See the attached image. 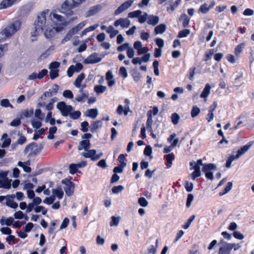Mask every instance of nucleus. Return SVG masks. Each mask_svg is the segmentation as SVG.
I'll use <instances>...</instances> for the list:
<instances>
[{
  "mask_svg": "<svg viewBox=\"0 0 254 254\" xmlns=\"http://www.w3.org/2000/svg\"><path fill=\"white\" fill-rule=\"evenodd\" d=\"M21 27V22L15 20L9 24L1 32H0V42L3 41L17 31Z\"/></svg>",
  "mask_w": 254,
  "mask_h": 254,
  "instance_id": "1",
  "label": "nucleus"
},
{
  "mask_svg": "<svg viewBox=\"0 0 254 254\" xmlns=\"http://www.w3.org/2000/svg\"><path fill=\"white\" fill-rule=\"evenodd\" d=\"M46 27V13L42 12L37 16V19L34 23L35 30L31 32L32 36H36L37 35L43 32Z\"/></svg>",
  "mask_w": 254,
  "mask_h": 254,
  "instance_id": "2",
  "label": "nucleus"
},
{
  "mask_svg": "<svg viewBox=\"0 0 254 254\" xmlns=\"http://www.w3.org/2000/svg\"><path fill=\"white\" fill-rule=\"evenodd\" d=\"M50 16L52 22L56 26L55 29L57 32L63 30L65 26L70 23V21H66L62 15L54 12H51Z\"/></svg>",
  "mask_w": 254,
  "mask_h": 254,
  "instance_id": "3",
  "label": "nucleus"
},
{
  "mask_svg": "<svg viewBox=\"0 0 254 254\" xmlns=\"http://www.w3.org/2000/svg\"><path fill=\"white\" fill-rule=\"evenodd\" d=\"M217 169L216 165L213 163L204 164V167L202 168V171L205 174V177L209 180L214 179L213 170Z\"/></svg>",
  "mask_w": 254,
  "mask_h": 254,
  "instance_id": "4",
  "label": "nucleus"
},
{
  "mask_svg": "<svg viewBox=\"0 0 254 254\" xmlns=\"http://www.w3.org/2000/svg\"><path fill=\"white\" fill-rule=\"evenodd\" d=\"M43 148L42 145H40L39 146L36 142H32L27 145L24 150V153L27 154L29 151L31 152L29 153V156L32 155H36L39 153Z\"/></svg>",
  "mask_w": 254,
  "mask_h": 254,
  "instance_id": "5",
  "label": "nucleus"
},
{
  "mask_svg": "<svg viewBox=\"0 0 254 254\" xmlns=\"http://www.w3.org/2000/svg\"><path fill=\"white\" fill-rule=\"evenodd\" d=\"M57 108L64 117L68 116L69 114L73 110V107L71 105H66L64 101L58 102L57 104Z\"/></svg>",
  "mask_w": 254,
  "mask_h": 254,
  "instance_id": "6",
  "label": "nucleus"
},
{
  "mask_svg": "<svg viewBox=\"0 0 254 254\" xmlns=\"http://www.w3.org/2000/svg\"><path fill=\"white\" fill-rule=\"evenodd\" d=\"M104 57V55H100L99 57L98 53H94L88 56L87 58L84 60L83 63L84 64H94L98 63L101 62Z\"/></svg>",
  "mask_w": 254,
  "mask_h": 254,
  "instance_id": "7",
  "label": "nucleus"
},
{
  "mask_svg": "<svg viewBox=\"0 0 254 254\" xmlns=\"http://www.w3.org/2000/svg\"><path fill=\"white\" fill-rule=\"evenodd\" d=\"M87 152H82L81 155L85 158H90L92 161L99 159L103 155L102 152L96 154V150L95 149L88 150Z\"/></svg>",
  "mask_w": 254,
  "mask_h": 254,
  "instance_id": "8",
  "label": "nucleus"
},
{
  "mask_svg": "<svg viewBox=\"0 0 254 254\" xmlns=\"http://www.w3.org/2000/svg\"><path fill=\"white\" fill-rule=\"evenodd\" d=\"M133 0H129L123 3L114 12L115 15H118L128 9L133 3Z\"/></svg>",
  "mask_w": 254,
  "mask_h": 254,
  "instance_id": "9",
  "label": "nucleus"
},
{
  "mask_svg": "<svg viewBox=\"0 0 254 254\" xmlns=\"http://www.w3.org/2000/svg\"><path fill=\"white\" fill-rule=\"evenodd\" d=\"M130 25V21L127 18H120L114 22L116 27L120 25L123 28H128Z\"/></svg>",
  "mask_w": 254,
  "mask_h": 254,
  "instance_id": "10",
  "label": "nucleus"
},
{
  "mask_svg": "<svg viewBox=\"0 0 254 254\" xmlns=\"http://www.w3.org/2000/svg\"><path fill=\"white\" fill-rule=\"evenodd\" d=\"M235 246V244L226 243L222 247H220L218 254H230L231 251Z\"/></svg>",
  "mask_w": 254,
  "mask_h": 254,
  "instance_id": "11",
  "label": "nucleus"
},
{
  "mask_svg": "<svg viewBox=\"0 0 254 254\" xmlns=\"http://www.w3.org/2000/svg\"><path fill=\"white\" fill-rule=\"evenodd\" d=\"M15 195L14 194L7 195L5 196L6 199V205L12 208H16L18 207V204L14 202L12 199L14 198Z\"/></svg>",
  "mask_w": 254,
  "mask_h": 254,
  "instance_id": "12",
  "label": "nucleus"
},
{
  "mask_svg": "<svg viewBox=\"0 0 254 254\" xmlns=\"http://www.w3.org/2000/svg\"><path fill=\"white\" fill-rule=\"evenodd\" d=\"M254 141H250L248 144L241 146L237 151V157H240L244 154L252 146Z\"/></svg>",
  "mask_w": 254,
  "mask_h": 254,
  "instance_id": "13",
  "label": "nucleus"
},
{
  "mask_svg": "<svg viewBox=\"0 0 254 254\" xmlns=\"http://www.w3.org/2000/svg\"><path fill=\"white\" fill-rule=\"evenodd\" d=\"M101 9V6L99 5H97L91 7L88 11L85 13V17H88L96 14Z\"/></svg>",
  "mask_w": 254,
  "mask_h": 254,
  "instance_id": "14",
  "label": "nucleus"
},
{
  "mask_svg": "<svg viewBox=\"0 0 254 254\" xmlns=\"http://www.w3.org/2000/svg\"><path fill=\"white\" fill-rule=\"evenodd\" d=\"M90 147V141L88 139H83L79 142L78 149L79 150L84 149L85 151H88Z\"/></svg>",
  "mask_w": 254,
  "mask_h": 254,
  "instance_id": "15",
  "label": "nucleus"
},
{
  "mask_svg": "<svg viewBox=\"0 0 254 254\" xmlns=\"http://www.w3.org/2000/svg\"><path fill=\"white\" fill-rule=\"evenodd\" d=\"M179 21H182L183 26L184 28H187L189 26L190 18L189 17L186 13H183L179 18Z\"/></svg>",
  "mask_w": 254,
  "mask_h": 254,
  "instance_id": "16",
  "label": "nucleus"
},
{
  "mask_svg": "<svg viewBox=\"0 0 254 254\" xmlns=\"http://www.w3.org/2000/svg\"><path fill=\"white\" fill-rule=\"evenodd\" d=\"M164 158L165 159L166 162V165L168 169L170 168L172 164V161L175 159V155L174 153H169L164 155Z\"/></svg>",
  "mask_w": 254,
  "mask_h": 254,
  "instance_id": "17",
  "label": "nucleus"
},
{
  "mask_svg": "<svg viewBox=\"0 0 254 254\" xmlns=\"http://www.w3.org/2000/svg\"><path fill=\"white\" fill-rule=\"evenodd\" d=\"M85 115L86 117L94 119L97 117L98 115V111L97 109H88L86 111Z\"/></svg>",
  "mask_w": 254,
  "mask_h": 254,
  "instance_id": "18",
  "label": "nucleus"
},
{
  "mask_svg": "<svg viewBox=\"0 0 254 254\" xmlns=\"http://www.w3.org/2000/svg\"><path fill=\"white\" fill-rule=\"evenodd\" d=\"M102 126V122L101 121H96L91 124L90 130L91 132L94 133L96 130L101 127Z\"/></svg>",
  "mask_w": 254,
  "mask_h": 254,
  "instance_id": "19",
  "label": "nucleus"
},
{
  "mask_svg": "<svg viewBox=\"0 0 254 254\" xmlns=\"http://www.w3.org/2000/svg\"><path fill=\"white\" fill-rule=\"evenodd\" d=\"M7 136L8 135L6 133H3L1 136V139H4V141L1 146L3 148L8 147L11 143V139L10 138H7Z\"/></svg>",
  "mask_w": 254,
  "mask_h": 254,
  "instance_id": "20",
  "label": "nucleus"
},
{
  "mask_svg": "<svg viewBox=\"0 0 254 254\" xmlns=\"http://www.w3.org/2000/svg\"><path fill=\"white\" fill-rule=\"evenodd\" d=\"M15 1V0H3L0 3V9H5L11 6Z\"/></svg>",
  "mask_w": 254,
  "mask_h": 254,
  "instance_id": "21",
  "label": "nucleus"
},
{
  "mask_svg": "<svg viewBox=\"0 0 254 254\" xmlns=\"http://www.w3.org/2000/svg\"><path fill=\"white\" fill-rule=\"evenodd\" d=\"M11 180L6 178L5 180H0V187L5 189H9L11 188Z\"/></svg>",
  "mask_w": 254,
  "mask_h": 254,
  "instance_id": "22",
  "label": "nucleus"
},
{
  "mask_svg": "<svg viewBox=\"0 0 254 254\" xmlns=\"http://www.w3.org/2000/svg\"><path fill=\"white\" fill-rule=\"evenodd\" d=\"M52 192L53 193V195H55V197L57 196L59 199H61L63 198L64 195V191L62 190L61 187H58L57 189H53Z\"/></svg>",
  "mask_w": 254,
  "mask_h": 254,
  "instance_id": "23",
  "label": "nucleus"
},
{
  "mask_svg": "<svg viewBox=\"0 0 254 254\" xmlns=\"http://www.w3.org/2000/svg\"><path fill=\"white\" fill-rule=\"evenodd\" d=\"M210 85L208 83H207L203 89L202 93L200 94V97L202 98H206L210 93Z\"/></svg>",
  "mask_w": 254,
  "mask_h": 254,
  "instance_id": "24",
  "label": "nucleus"
},
{
  "mask_svg": "<svg viewBox=\"0 0 254 254\" xmlns=\"http://www.w3.org/2000/svg\"><path fill=\"white\" fill-rule=\"evenodd\" d=\"M106 32L110 34V37L111 39L114 38L119 32L118 30L115 29L111 25H110L107 28Z\"/></svg>",
  "mask_w": 254,
  "mask_h": 254,
  "instance_id": "25",
  "label": "nucleus"
},
{
  "mask_svg": "<svg viewBox=\"0 0 254 254\" xmlns=\"http://www.w3.org/2000/svg\"><path fill=\"white\" fill-rule=\"evenodd\" d=\"M85 78V74L83 73H80L74 82V85L77 88L81 86V83Z\"/></svg>",
  "mask_w": 254,
  "mask_h": 254,
  "instance_id": "26",
  "label": "nucleus"
},
{
  "mask_svg": "<svg viewBox=\"0 0 254 254\" xmlns=\"http://www.w3.org/2000/svg\"><path fill=\"white\" fill-rule=\"evenodd\" d=\"M86 21H82L78 24L76 26L73 27L70 30L75 34L77 33L80 29H81L86 24Z\"/></svg>",
  "mask_w": 254,
  "mask_h": 254,
  "instance_id": "27",
  "label": "nucleus"
},
{
  "mask_svg": "<svg viewBox=\"0 0 254 254\" xmlns=\"http://www.w3.org/2000/svg\"><path fill=\"white\" fill-rule=\"evenodd\" d=\"M94 90L97 94L100 95L104 93L107 90V87L103 85H98L94 86Z\"/></svg>",
  "mask_w": 254,
  "mask_h": 254,
  "instance_id": "28",
  "label": "nucleus"
},
{
  "mask_svg": "<svg viewBox=\"0 0 254 254\" xmlns=\"http://www.w3.org/2000/svg\"><path fill=\"white\" fill-rule=\"evenodd\" d=\"M147 20V23L149 24L155 25L159 21V17L156 16L149 15Z\"/></svg>",
  "mask_w": 254,
  "mask_h": 254,
  "instance_id": "29",
  "label": "nucleus"
},
{
  "mask_svg": "<svg viewBox=\"0 0 254 254\" xmlns=\"http://www.w3.org/2000/svg\"><path fill=\"white\" fill-rule=\"evenodd\" d=\"M233 186V183L231 182H229L227 183L226 186L225 187L224 189L221 192L219 193V195L220 196H222L227 193H228L231 189Z\"/></svg>",
  "mask_w": 254,
  "mask_h": 254,
  "instance_id": "30",
  "label": "nucleus"
},
{
  "mask_svg": "<svg viewBox=\"0 0 254 254\" xmlns=\"http://www.w3.org/2000/svg\"><path fill=\"white\" fill-rule=\"evenodd\" d=\"M88 97V92H86L84 93L80 94L76 96L75 100L79 102H84L87 98Z\"/></svg>",
  "mask_w": 254,
  "mask_h": 254,
  "instance_id": "31",
  "label": "nucleus"
},
{
  "mask_svg": "<svg viewBox=\"0 0 254 254\" xmlns=\"http://www.w3.org/2000/svg\"><path fill=\"white\" fill-rule=\"evenodd\" d=\"M148 119L146 122V127L147 129H151V125L153 123L152 111H148L147 112Z\"/></svg>",
  "mask_w": 254,
  "mask_h": 254,
  "instance_id": "32",
  "label": "nucleus"
},
{
  "mask_svg": "<svg viewBox=\"0 0 254 254\" xmlns=\"http://www.w3.org/2000/svg\"><path fill=\"white\" fill-rule=\"evenodd\" d=\"M181 0H176L175 2L170 6H167V10L169 12H172L174 11L175 9L178 7V6L180 4Z\"/></svg>",
  "mask_w": 254,
  "mask_h": 254,
  "instance_id": "33",
  "label": "nucleus"
},
{
  "mask_svg": "<svg viewBox=\"0 0 254 254\" xmlns=\"http://www.w3.org/2000/svg\"><path fill=\"white\" fill-rule=\"evenodd\" d=\"M74 187V184H72V185H69V186H66L64 188V190L67 195L71 196L73 193V189Z\"/></svg>",
  "mask_w": 254,
  "mask_h": 254,
  "instance_id": "34",
  "label": "nucleus"
},
{
  "mask_svg": "<svg viewBox=\"0 0 254 254\" xmlns=\"http://www.w3.org/2000/svg\"><path fill=\"white\" fill-rule=\"evenodd\" d=\"M209 10L210 9L209 7L207 6V3H205L200 6L198 11L199 13L206 14L209 11Z\"/></svg>",
  "mask_w": 254,
  "mask_h": 254,
  "instance_id": "35",
  "label": "nucleus"
},
{
  "mask_svg": "<svg viewBox=\"0 0 254 254\" xmlns=\"http://www.w3.org/2000/svg\"><path fill=\"white\" fill-rule=\"evenodd\" d=\"M190 33V30L188 29H185L183 30L180 31L178 33V35L177 37L180 38H185L188 36V35Z\"/></svg>",
  "mask_w": 254,
  "mask_h": 254,
  "instance_id": "36",
  "label": "nucleus"
},
{
  "mask_svg": "<svg viewBox=\"0 0 254 254\" xmlns=\"http://www.w3.org/2000/svg\"><path fill=\"white\" fill-rule=\"evenodd\" d=\"M142 11L140 10H137L135 11H133L132 12H130L128 14V18H135V17H139V16L141 14Z\"/></svg>",
  "mask_w": 254,
  "mask_h": 254,
  "instance_id": "37",
  "label": "nucleus"
},
{
  "mask_svg": "<svg viewBox=\"0 0 254 254\" xmlns=\"http://www.w3.org/2000/svg\"><path fill=\"white\" fill-rule=\"evenodd\" d=\"M200 112V109L196 106H194L191 111V116L192 118L196 117Z\"/></svg>",
  "mask_w": 254,
  "mask_h": 254,
  "instance_id": "38",
  "label": "nucleus"
},
{
  "mask_svg": "<svg viewBox=\"0 0 254 254\" xmlns=\"http://www.w3.org/2000/svg\"><path fill=\"white\" fill-rule=\"evenodd\" d=\"M0 105L3 107L6 108L9 107L11 109L13 108V106L9 103V101L7 99H3L0 100Z\"/></svg>",
  "mask_w": 254,
  "mask_h": 254,
  "instance_id": "39",
  "label": "nucleus"
},
{
  "mask_svg": "<svg viewBox=\"0 0 254 254\" xmlns=\"http://www.w3.org/2000/svg\"><path fill=\"white\" fill-rule=\"evenodd\" d=\"M180 119V116L176 113H174L171 115V121L175 125L178 124Z\"/></svg>",
  "mask_w": 254,
  "mask_h": 254,
  "instance_id": "40",
  "label": "nucleus"
},
{
  "mask_svg": "<svg viewBox=\"0 0 254 254\" xmlns=\"http://www.w3.org/2000/svg\"><path fill=\"white\" fill-rule=\"evenodd\" d=\"M195 218V216L194 215H191L188 220L186 223L183 226V228L184 229H187L190 226L191 222Z\"/></svg>",
  "mask_w": 254,
  "mask_h": 254,
  "instance_id": "41",
  "label": "nucleus"
},
{
  "mask_svg": "<svg viewBox=\"0 0 254 254\" xmlns=\"http://www.w3.org/2000/svg\"><path fill=\"white\" fill-rule=\"evenodd\" d=\"M245 46V43H242L237 45L235 49V54L237 56L239 55L242 52L243 49L244 48Z\"/></svg>",
  "mask_w": 254,
  "mask_h": 254,
  "instance_id": "42",
  "label": "nucleus"
},
{
  "mask_svg": "<svg viewBox=\"0 0 254 254\" xmlns=\"http://www.w3.org/2000/svg\"><path fill=\"white\" fill-rule=\"evenodd\" d=\"M194 198V196L192 193H189L187 196L186 206L187 208H189Z\"/></svg>",
  "mask_w": 254,
  "mask_h": 254,
  "instance_id": "43",
  "label": "nucleus"
},
{
  "mask_svg": "<svg viewBox=\"0 0 254 254\" xmlns=\"http://www.w3.org/2000/svg\"><path fill=\"white\" fill-rule=\"evenodd\" d=\"M55 31L53 29L50 28L49 29L47 28L44 33V35L47 38L50 39L54 35Z\"/></svg>",
  "mask_w": 254,
  "mask_h": 254,
  "instance_id": "44",
  "label": "nucleus"
},
{
  "mask_svg": "<svg viewBox=\"0 0 254 254\" xmlns=\"http://www.w3.org/2000/svg\"><path fill=\"white\" fill-rule=\"evenodd\" d=\"M69 117L73 120L78 119L81 116V112L79 111H76L72 113H70L68 115Z\"/></svg>",
  "mask_w": 254,
  "mask_h": 254,
  "instance_id": "45",
  "label": "nucleus"
},
{
  "mask_svg": "<svg viewBox=\"0 0 254 254\" xmlns=\"http://www.w3.org/2000/svg\"><path fill=\"white\" fill-rule=\"evenodd\" d=\"M17 165L23 168V171L26 173H30L31 171V169L29 166H26L24 164V163L21 161H19Z\"/></svg>",
  "mask_w": 254,
  "mask_h": 254,
  "instance_id": "46",
  "label": "nucleus"
},
{
  "mask_svg": "<svg viewBox=\"0 0 254 254\" xmlns=\"http://www.w3.org/2000/svg\"><path fill=\"white\" fill-rule=\"evenodd\" d=\"M184 186L186 189V190L188 192L191 191L193 188V183L191 182H190L189 181H186Z\"/></svg>",
  "mask_w": 254,
  "mask_h": 254,
  "instance_id": "47",
  "label": "nucleus"
},
{
  "mask_svg": "<svg viewBox=\"0 0 254 254\" xmlns=\"http://www.w3.org/2000/svg\"><path fill=\"white\" fill-rule=\"evenodd\" d=\"M152 153V147L150 145H147L144 150V154L146 156H149L150 158L151 159L152 156H151Z\"/></svg>",
  "mask_w": 254,
  "mask_h": 254,
  "instance_id": "48",
  "label": "nucleus"
},
{
  "mask_svg": "<svg viewBox=\"0 0 254 254\" xmlns=\"http://www.w3.org/2000/svg\"><path fill=\"white\" fill-rule=\"evenodd\" d=\"M74 35L72 32L70 30L68 33L66 34L64 38L62 41V44H64L65 42L69 41L71 37Z\"/></svg>",
  "mask_w": 254,
  "mask_h": 254,
  "instance_id": "49",
  "label": "nucleus"
},
{
  "mask_svg": "<svg viewBox=\"0 0 254 254\" xmlns=\"http://www.w3.org/2000/svg\"><path fill=\"white\" fill-rule=\"evenodd\" d=\"M63 95L65 98L71 99L73 98L72 92L69 90H65L63 93Z\"/></svg>",
  "mask_w": 254,
  "mask_h": 254,
  "instance_id": "50",
  "label": "nucleus"
},
{
  "mask_svg": "<svg viewBox=\"0 0 254 254\" xmlns=\"http://www.w3.org/2000/svg\"><path fill=\"white\" fill-rule=\"evenodd\" d=\"M132 75L135 82L138 81L140 79V73L137 70H133L132 71Z\"/></svg>",
  "mask_w": 254,
  "mask_h": 254,
  "instance_id": "51",
  "label": "nucleus"
},
{
  "mask_svg": "<svg viewBox=\"0 0 254 254\" xmlns=\"http://www.w3.org/2000/svg\"><path fill=\"white\" fill-rule=\"evenodd\" d=\"M124 188L123 186L119 185L118 186L114 187L112 189V191L113 193L117 194L120 192L124 190Z\"/></svg>",
  "mask_w": 254,
  "mask_h": 254,
  "instance_id": "52",
  "label": "nucleus"
},
{
  "mask_svg": "<svg viewBox=\"0 0 254 254\" xmlns=\"http://www.w3.org/2000/svg\"><path fill=\"white\" fill-rule=\"evenodd\" d=\"M59 75V70L58 69H55V70H50V78L52 80H53L58 77Z\"/></svg>",
  "mask_w": 254,
  "mask_h": 254,
  "instance_id": "53",
  "label": "nucleus"
},
{
  "mask_svg": "<svg viewBox=\"0 0 254 254\" xmlns=\"http://www.w3.org/2000/svg\"><path fill=\"white\" fill-rule=\"evenodd\" d=\"M55 200V196L53 195L49 197H46L43 200V202L47 204L50 205V204H52L54 202Z\"/></svg>",
  "mask_w": 254,
  "mask_h": 254,
  "instance_id": "54",
  "label": "nucleus"
},
{
  "mask_svg": "<svg viewBox=\"0 0 254 254\" xmlns=\"http://www.w3.org/2000/svg\"><path fill=\"white\" fill-rule=\"evenodd\" d=\"M111 218L112 220L110 223V226H118L120 221V217H116L115 216H113Z\"/></svg>",
  "mask_w": 254,
  "mask_h": 254,
  "instance_id": "55",
  "label": "nucleus"
},
{
  "mask_svg": "<svg viewBox=\"0 0 254 254\" xmlns=\"http://www.w3.org/2000/svg\"><path fill=\"white\" fill-rule=\"evenodd\" d=\"M59 86L57 84H54L52 86V87L49 89L50 93H51V95L52 96L57 94L59 90Z\"/></svg>",
  "mask_w": 254,
  "mask_h": 254,
  "instance_id": "56",
  "label": "nucleus"
},
{
  "mask_svg": "<svg viewBox=\"0 0 254 254\" xmlns=\"http://www.w3.org/2000/svg\"><path fill=\"white\" fill-rule=\"evenodd\" d=\"M138 202L140 205L142 207H146L148 205V204L147 200L143 197L139 198Z\"/></svg>",
  "mask_w": 254,
  "mask_h": 254,
  "instance_id": "57",
  "label": "nucleus"
},
{
  "mask_svg": "<svg viewBox=\"0 0 254 254\" xmlns=\"http://www.w3.org/2000/svg\"><path fill=\"white\" fill-rule=\"evenodd\" d=\"M233 235L236 239L238 240H241L244 238V235L239 231H234Z\"/></svg>",
  "mask_w": 254,
  "mask_h": 254,
  "instance_id": "58",
  "label": "nucleus"
},
{
  "mask_svg": "<svg viewBox=\"0 0 254 254\" xmlns=\"http://www.w3.org/2000/svg\"><path fill=\"white\" fill-rule=\"evenodd\" d=\"M69 173L74 174L77 172L78 168L75 164H71L69 166Z\"/></svg>",
  "mask_w": 254,
  "mask_h": 254,
  "instance_id": "59",
  "label": "nucleus"
},
{
  "mask_svg": "<svg viewBox=\"0 0 254 254\" xmlns=\"http://www.w3.org/2000/svg\"><path fill=\"white\" fill-rule=\"evenodd\" d=\"M60 64L58 62H53L51 63L49 65V69L50 70H55L60 66Z\"/></svg>",
  "mask_w": 254,
  "mask_h": 254,
  "instance_id": "60",
  "label": "nucleus"
},
{
  "mask_svg": "<svg viewBox=\"0 0 254 254\" xmlns=\"http://www.w3.org/2000/svg\"><path fill=\"white\" fill-rule=\"evenodd\" d=\"M148 14L147 13H144L142 15H140L138 17V21L140 23H143L148 19Z\"/></svg>",
  "mask_w": 254,
  "mask_h": 254,
  "instance_id": "61",
  "label": "nucleus"
},
{
  "mask_svg": "<svg viewBox=\"0 0 254 254\" xmlns=\"http://www.w3.org/2000/svg\"><path fill=\"white\" fill-rule=\"evenodd\" d=\"M48 72L47 69H43L38 74H37L36 77H37V79H41L48 73Z\"/></svg>",
  "mask_w": 254,
  "mask_h": 254,
  "instance_id": "62",
  "label": "nucleus"
},
{
  "mask_svg": "<svg viewBox=\"0 0 254 254\" xmlns=\"http://www.w3.org/2000/svg\"><path fill=\"white\" fill-rule=\"evenodd\" d=\"M0 231L3 234L10 235L12 233L11 230L8 227H2L0 229Z\"/></svg>",
  "mask_w": 254,
  "mask_h": 254,
  "instance_id": "63",
  "label": "nucleus"
},
{
  "mask_svg": "<svg viewBox=\"0 0 254 254\" xmlns=\"http://www.w3.org/2000/svg\"><path fill=\"white\" fill-rule=\"evenodd\" d=\"M119 72L121 75H122L124 78H127V71L126 68L124 67H121L119 70Z\"/></svg>",
  "mask_w": 254,
  "mask_h": 254,
  "instance_id": "64",
  "label": "nucleus"
}]
</instances>
